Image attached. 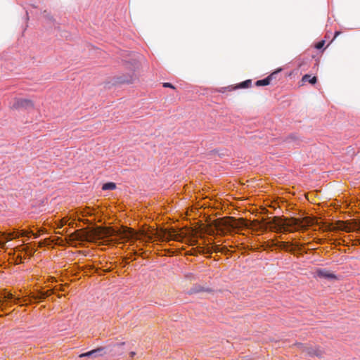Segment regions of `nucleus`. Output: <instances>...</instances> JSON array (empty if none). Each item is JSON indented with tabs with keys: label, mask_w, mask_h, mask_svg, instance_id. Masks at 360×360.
Masks as SVG:
<instances>
[{
	"label": "nucleus",
	"mask_w": 360,
	"mask_h": 360,
	"mask_svg": "<svg viewBox=\"0 0 360 360\" xmlns=\"http://www.w3.org/2000/svg\"><path fill=\"white\" fill-rule=\"evenodd\" d=\"M315 275L314 276L316 277H319V278H326V279H336L337 278V276L330 272L329 271L326 270V269H316L315 270V272H314Z\"/></svg>",
	"instance_id": "1a4fd4ad"
},
{
	"label": "nucleus",
	"mask_w": 360,
	"mask_h": 360,
	"mask_svg": "<svg viewBox=\"0 0 360 360\" xmlns=\"http://www.w3.org/2000/svg\"><path fill=\"white\" fill-rule=\"evenodd\" d=\"M339 34H340V32H336L335 34L334 38H335Z\"/></svg>",
	"instance_id": "e433bc0d"
},
{
	"label": "nucleus",
	"mask_w": 360,
	"mask_h": 360,
	"mask_svg": "<svg viewBox=\"0 0 360 360\" xmlns=\"http://www.w3.org/2000/svg\"><path fill=\"white\" fill-rule=\"evenodd\" d=\"M117 235V231L112 228H105L96 233V236H97L98 239L106 240H109L110 237L116 236Z\"/></svg>",
	"instance_id": "423d86ee"
},
{
	"label": "nucleus",
	"mask_w": 360,
	"mask_h": 360,
	"mask_svg": "<svg viewBox=\"0 0 360 360\" xmlns=\"http://www.w3.org/2000/svg\"><path fill=\"white\" fill-rule=\"evenodd\" d=\"M22 301H23L24 302H26L27 301H28V299H27V298H26V297H24L22 298Z\"/></svg>",
	"instance_id": "c9c22d12"
},
{
	"label": "nucleus",
	"mask_w": 360,
	"mask_h": 360,
	"mask_svg": "<svg viewBox=\"0 0 360 360\" xmlns=\"http://www.w3.org/2000/svg\"><path fill=\"white\" fill-rule=\"evenodd\" d=\"M2 295L4 299L7 300L5 304V307H11V304L9 301L13 300L15 296L11 292H4Z\"/></svg>",
	"instance_id": "2eb2a0df"
},
{
	"label": "nucleus",
	"mask_w": 360,
	"mask_h": 360,
	"mask_svg": "<svg viewBox=\"0 0 360 360\" xmlns=\"http://www.w3.org/2000/svg\"><path fill=\"white\" fill-rule=\"evenodd\" d=\"M115 188H116V184L113 182L105 183L102 186V189L103 191L114 190Z\"/></svg>",
	"instance_id": "f3484780"
},
{
	"label": "nucleus",
	"mask_w": 360,
	"mask_h": 360,
	"mask_svg": "<svg viewBox=\"0 0 360 360\" xmlns=\"http://www.w3.org/2000/svg\"><path fill=\"white\" fill-rule=\"evenodd\" d=\"M185 278L189 281H193L195 279V275L192 273H188L185 274Z\"/></svg>",
	"instance_id": "b1692460"
},
{
	"label": "nucleus",
	"mask_w": 360,
	"mask_h": 360,
	"mask_svg": "<svg viewBox=\"0 0 360 360\" xmlns=\"http://www.w3.org/2000/svg\"><path fill=\"white\" fill-rule=\"evenodd\" d=\"M103 350H104V347H100L95 349L89 351L88 352L82 353L79 355V358H83V357L96 358L98 356H101L104 354V353L103 352Z\"/></svg>",
	"instance_id": "9d476101"
},
{
	"label": "nucleus",
	"mask_w": 360,
	"mask_h": 360,
	"mask_svg": "<svg viewBox=\"0 0 360 360\" xmlns=\"http://www.w3.org/2000/svg\"><path fill=\"white\" fill-rule=\"evenodd\" d=\"M58 297L60 298V297H62V295H58Z\"/></svg>",
	"instance_id": "a19ab883"
},
{
	"label": "nucleus",
	"mask_w": 360,
	"mask_h": 360,
	"mask_svg": "<svg viewBox=\"0 0 360 360\" xmlns=\"http://www.w3.org/2000/svg\"><path fill=\"white\" fill-rule=\"evenodd\" d=\"M135 355H136V353H135L134 352H131L129 353V356H130L131 358H133Z\"/></svg>",
	"instance_id": "f704fd0d"
},
{
	"label": "nucleus",
	"mask_w": 360,
	"mask_h": 360,
	"mask_svg": "<svg viewBox=\"0 0 360 360\" xmlns=\"http://www.w3.org/2000/svg\"><path fill=\"white\" fill-rule=\"evenodd\" d=\"M50 280H51V281H55V278L53 277H51Z\"/></svg>",
	"instance_id": "4c0bfd02"
},
{
	"label": "nucleus",
	"mask_w": 360,
	"mask_h": 360,
	"mask_svg": "<svg viewBox=\"0 0 360 360\" xmlns=\"http://www.w3.org/2000/svg\"><path fill=\"white\" fill-rule=\"evenodd\" d=\"M73 224H74V223H73V222H72V223H70V224H69V226H73Z\"/></svg>",
	"instance_id": "58836bf2"
},
{
	"label": "nucleus",
	"mask_w": 360,
	"mask_h": 360,
	"mask_svg": "<svg viewBox=\"0 0 360 360\" xmlns=\"http://www.w3.org/2000/svg\"><path fill=\"white\" fill-rule=\"evenodd\" d=\"M53 293V290H48L45 292H42L41 291V294H42V298H44V300L49 296H51L52 294Z\"/></svg>",
	"instance_id": "aec40b11"
},
{
	"label": "nucleus",
	"mask_w": 360,
	"mask_h": 360,
	"mask_svg": "<svg viewBox=\"0 0 360 360\" xmlns=\"http://www.w3.org/2000/svg\"><path fill=\"white\" fill-rule=\"evenodd\" d=\"M3 306H4V302L1 300H0V311H3L4 309ZM2 316H3V315H0V317H2Z\"/></svg>",
	"instance_id": "c756f323"
},
{
	"label": "nucleus",
	"mask_w": 360,
	"mask_h": 360,
	"mask_svg": "<svg viewBox=\"0 0 360 360\" xmlns=\"http://www.w3.org/2000/svg\"><path fill=\"white\" fill-rule=\"evenodd\" d=\"M30 297V298L32 299H34V300H44V298H42V294H41V291H39L38 292V294L35 295V294H30L29 295Z\"/></svg>",
	"instance_id": "6ab92c4d"
},
{
	"label": "nucleus",
	"mask_w": 360,
	"mask_h": 360,
	"mask_svg": "<svg viewBox=\"0 0 360 360\" xmlns=\"http://www.w3.org/2000/svg\"><path fill=\"white\" fill-rule=\"evenodd\" d=\"M135 79V75H134V70L133 71H130V72L126 74V75H120V76H117L116 77H115V84H131L132 83Z\"/></svg>",
	"instance_id": "0eeeda50"
},
{
	"label": "nucleus",
	"mask_w": 360,
	"mask_h": 360,
	"mask_svg": "<svg viewBox=\"0 0 360 360\" xmlns=\"http://www.w3.org/2000/svg\"><path fill=\"white\" fill-rule=\"evenodd\" d=\"M14 304H18L20 301V297H14Z\"/></svg>",
	"instance_id": "473e14b6"
},
{
	"label": "nucleus",
	"mask_w": 360,
	"mask_h": 360,
	"mask_svg": "<svg viewBox=\"0 0 360 360\" xmlns=\"http://www.w3.org/2000/svg\"><path fill=\"white\" fill-rule=\"evenodd\" d=\"M188 243L190 245H195L197 244V239L193 238V237H191L190 238L188 239Z\"/></svg>",
	"instance_id": "5701e85b"
},
{
	"label": "nucleus",
	"mask_w": 360,
	"mask_h": 360,
	"mask_svg": "<svg viewBox=\"0 0 360 360\" xmlns=\"http://www.w3.org/2000/svg\"><path fill=\"white\" fill-rule=\"evenodd\" d=\"M311 224L312 220L309 217L298 219L274 217L266 225L259 224V229L261 231L269 229L276 233H291L300 230L304 231Z\"/></svg>",
	"instance_id": "f257e3e1"
},
{
	"label": "nucleus",
	"mask_w": 360,
	"mask_h": 360,
	"mask_svg": "<svg viewBox=\"0 0 360 360\" xmlns=\"http://www.w3.org/2000/svg\"><path fill=\"white\" fill-rule=\"evenodd\" d=\"M155 238L160 241H169V240H176L180 241L182 238V236L180 233L176 232L175 231H163L161 233H154L153 234Z\"/></svg>",
	"instance_id": "7ed1b4c3"
},
{
	"label": "nucleus",
	"mask_w": 360,
	"mask_h": 360,
	"mask_svg": "<svg viewBox=\"0 0 360 360\" xmlns=\"http://www.w3.org/2000/svg\"><path fill=\"white\" fill-rule=\"evenodd\" d=\"M212 251H214L215 252H222V248L219 245H215L212 246Z\"/></svg>",
	"instance_id": "412c9836"
},
{
	"label": "nucleus",
	"mask_w": 360,
	"mask_h": 360,
	"mask_svg": "<svg viewBox=\"0 0 360 360\" xmlns=\"http://www.w3.org/2000/svg\"><path fill=\"white\" fill-rule=\"evenodd\" d=\"M221 248H222V252H220L221 253H223L224 255L229 254V250L227 249L226 247H221Z\"/></svg>",
	"instance_id": "bb28decb"
},
{
	"label": "nucleus",
	"mask_w": 360,
	"mask_h": 360,
	"mask_svg": "<svg viewBox=\"0 0 360 360\" xmlns=\"http://www.w3.org/2000/svg\"><path fill=\"white\" fill-rule=\"evenodd\" d=\"M90 234L84 231L79 229L68 236L69 240L71 241L85 242L90 240Z\"/></svg>",
	"instance_id": "20e7f679"
},
{
	"label": "nucleus",
	"mask_w": 360,
	"mask_h": 360,
	"mask_svg": "<svg viewBox=\"0 0 360 360\" xmlns=\"http://www.w3.org/2000/svg\"><path fill=\"white\" fill-rule=\"evenodd\" d=\"M317 82V77L314 76L311 77L310 75H304L302 78V82L303 84L309 82L311 84H315Z\"/></svg>",
	"instance_id": "ddd939ff"
},
{
	"label": "nucleus",
	"mask_w": 360,
	"mask_h": 360,
	"mask_svg": "<svg viewBox=\"0 0 360 360\" xmlns=\"http://www.w3.org/2000/svg\"><path fill=\"white\" fill-rule=\"evenodd\" d=\"M32 303V301L30 300H29V303L28 304H31Z\"/></svg>",
	"instance_id": "79ce46f5"
},
{
	"label": "nucleus",
	"mask_w": 360,
	"mask_h": 360,
	"mask_svg": "<svg viewBox=\"0 0 360 360\" xmlns=\"http://www.w3.org/2000/svg\"><path fill=\"white\" fill-rule=\"evenodd\" d=\"M221 248H222V252H220L221 253H223L224 255L229 254V250L227 249L226 247H221Z\"/></svg>",
	"instance_id": "cd10ccee"
},
{
	"label": "nucleus",
	"mask_w": 360,
	"mask_h": 360,
	"mask_svg": "<svg viewBox=\"0 0 360 360\" xmlns=\"http://www.w3.org/2000/svg\"><path fill=\"white\" fill-rule=\"evenodd\" d=\"M325 44V41L324 40H321L320 41H319L318 43L316 44L315 45V47L317 49H321L323 47Z\"/></svg>",
	"instance_id": "393cba45"
},
{
	"label": "nucleus",
	"mask_w": 360,
	"mask_h": 360,
	"mask_svg": "<svg viewBox=\"0 0 360 360\" xmlns=\"http://www.w3.org/2000/svg\"><path fill=\"white\" fill-rule=\"evenodd\" d=\"M34 104L33 102L30 99L26 98H15L13 103L12 105V108L13 109H19V108H33Z\"/></svg>",
	"instance_id": "39448f33"
},
{
	"label": "nucleus",
	"mask_w": 360,
	"mask_h": 360,
	"mask_svg": "<svg viewBox=\"0 0 360 360\" xmlns=\"http://www.w3.org/2000/svg\"><path fill=\"white\" fill-rule=\"evenodd\" d=\"M148 242H151L154 239L153 235L147 236Z\"/></svg>",
	"instance_id": "2f4dec72"
},
{
	"label": "nucleus",
	"mask_w": 360,
	"mask_h": 360,
	"mask_svg": "<svg viewBox=\"0 0 360 360\" xmlns=\"http://www.w3.org/2000/svg\"><path fill=\"white\" fill-rule=\"evenodd\" d=\"M60 290L61 291H63V290H64V289H63V288H61Z\"/></svg>",
	"instance_id": "37998d69"
},
{
	"label": "nucleus",
	"mask_w": 360,
	"mask_h": 360,
	"mask_svg": "<svg viewBox=\"0 0 360 360\" xmlns=\"http://www.w3.org/2000/svg\"><path fill=\"white\" fill-rule=\"evenodd\" d=\"M251 84H252V80L248 79V80H245V81L240 83L238 86H236L235 87H231V90L236 89L238 88H240V89L249 88V87H250Z\"/></svg>",
	"instance_id": "4468645a"
},
{
	"label": "nucleus",
	"mask_w": 360,
	"mask_h": 360,
	"mask_svg": "<svg viewBox=\"0 0 360 360\" xmlns=\"http://www.w3.org/2000/svg\"><path fill=\"white\" fill-rule=\"evenodd\" d=\"M124 345V342H121L119 344V345Z\"/></svg>",
	"instance_id": "ea45409f"
},
{
	"label": "nucleus",
	"mask_w": 360,
	"mask_h": 360,
	"mask_svg": "<svg viewBox=\"0 0 360 360\" xmlns=\"http://www.w3.org/2000/svg\"><path fill=\"white\" fill-rule=\"evenodd\" d=\"M295 346L297 347L302 352L309 354V356H319L321 355V351L317 349L312 348L302 343H297Z\"/></svg>",
	"instance_id": "6e6552de"
},
{
	"label": "nucleus",
	"mask_w": 360,
	"mask_h": 360,
	"mask_svg": "<svg viewBox=\"0 0 360 360\" xmlns=\"http://www.w3.org/2000/svg\"><path fill=\"white\" fill-rule=\"evenodd\" d=\"M293 244L289 243V242H285V241H281V242H278L277 244H276V246L282 250H284L285 251H288L291 253H293L294 252V249L291 248V246Z\"/></svg>",
	"instance_id": "9b49d317"
},
{
	"label": "nucleus",
	"mask_w": 360,
	"mask_h": 360,
	"mask_svg": "<svg viewBox=\"0 0 360 360\" xmlns=\"http://www.w3.org/2000/svg\"><path fill=\"white\" fill-rule=\"evenodd\" d=\"M68 229H65L61 232H60V231L57 232V233L60 234V235H64V234H66L68 233Z\"/></svg>",
	"instance_id": "7c9ffc66"
},
{
	"label": "nucleus",
	"mask_w": 360,
	"mask_h": 360,
	"mask_svg": "<svg viewBox=\"0 0 360 360\" xmlns=\"http://www.w3.org/2000/svg\"><path fill=\"white\" fill-rule=\"evenodd\" d=\"M221 248H222V252H220L221 253H223L224 255L229 254V250L227 249L226 247H221Z\"/></svg>",
	"instance_id": "c85d7f7f"
},
{
	"label": "nucleus",
	"mask_w": 360,
	"mask_h": 360,
	"mask_svg": "<svg viewBox=\"0 0 360 360\" xmlns=\"http://www.w3.org/2000/svg\"><path fill=\"white\" fill-rule=\"evenodd\" d=\"M69 219L68 217H63L58 222H56V227L58 229H61L64 225H65L68 222Z\"/></svg>",
	"instance_id": "a211bd4d"
},
{
	"label": "nucleus",
	"mask_w": 360,
	"mask_h": 360,
	"mask_svg": "<svg viewBox=\"0 0 360 360\" xmlns=\"http://www.w3.org/2000/svg\"><path fill=\"white\" fill-rule=\"evenodd\" d=\"M281 70H278V71H275L273 73H276L274 75V77H273V79H276V76L278 75V72H280Z\"/></svg>",
	"instance_id": "72a5a7b5"
},
{
	"label": "nucleus",
	"mask_w": 360,
	"mask_h": 360,
	"mask_svg": "<svg viewBox=\"0 0 360 360\" xmlns=\"http://www.w3.org/2000/svg\"><path fill=\"white\" fill-rule=\"evenodd\" d=\"M275 74L276 73H271L267 77L263 79L257 80L255 82V85L257 86L269 85L271 83V81L273 80V77Z\"/></svg>",
	"instance_id": "f8f14e48"
},
{
	"label": "nucleus",
	"mask_w": 360,
	"mask_h": 360,
	"mask_svg": "<svg viewBox=\"0 0 360 360\" xmlns=\"http://www.w3.org/2000/svg\"><path fill=\"white\" fill-rule=\"evenodd\" d=\"M29 233H32L34 236V238L39 237V235L37 233H34L32 231L30 232H27L24 230L22 231H16L13 232H0V248L4 249L6 248V243L13 238H18L19 237L28 236Z\"/></svg>",
	"instance_id": "f03ea898"
},
{
	"label": "nucleus",
	"mask_w": 360,
	"mask_h": 360,
	"mask_svg": "<svg viewBox=\"0 0 360 360\" xmlns=\"http://www.w3.org/2000/svg\"><path fill=\"white\" fill-rule=\"evenodd\" d=\"M162 86L165 88H171V89H175V87L171 84V83H169V82H165L163 83Z\"/></svg>",
	"instance_id": "a878e982"
},
{
	"label": "nucleus",
	"mask_w": 360,
	"mask_h": 360,
	"mask_svg": "<svg viewBox=\"0 0 360 360\" xmlns=\"http://www.w3.org/2000/svg\"><path fill=\"white\" fill-rule=\"evenodd\" d=\"M204 291L210 292V289L205 290L203 287H202L200 285H196L190 290L189 294L198 293V292H204Z\"/></svg>",
	"instance_id": "dca6fc26"
},
{
	"label": "nucleus",
	"mask_w": 360,
	"mask_h": 360,
	"mask_svg": "<svg viewBox=\"0 0 360 360\" xmlns=\"http://www.w3.org/2000/svg\"><path fill=\"white\" fill-rule=\"evenodd\" d=\"M44 18H46V19H48L50 21L53 20V16L49 12H47V11H46V10L44 11Z\"/></svg>",
	"instance_id": "4be33fe9"
}]
</instances>
